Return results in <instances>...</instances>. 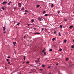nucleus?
Returning a JSON list of instances; mask_svg holds the SVG:
<instances>
[{
  "label": "nucleus",
  "instance_id": "13",
  "mask_svg": "<svg viewBox=\"0 0 74 74\" xmlns=\"http://www.w3.org/2000/svg\"><path fill=\"white\" fill-rule=\"evenodd\" d=\"M40 6V5H38L37 6V7L38 8V7H39Z\"/></svg>",
  "mask_w": 74,
  "mask_h": 74
},
{
  "label": "nucleus",
  "instance_id": "2",
  "mask_svg": "<svg viewBox=\"0 0 74 74\" xmlns=\"http://www.w3.org/2000/svg\"><path fill=\"white\" fill-rule=\"evenodd\" d=\"M18 5L20 7H21L22 6V5L21 4V3H18Z\"/></svg>",
  "mask_w": 74,
  "mask_h": 74
},
{
  "label": "nucleus",
  "instance_id": "52",
  "mask_svg": "<svg viewBox=\"0 0 74 74\" xmlns=\"http://www.w3.org/2000/svg\"><path fill=\"white\" fill-rule=\"evenodd\" d=\"M31 66H32V67H33V65H31Z\"/></svg>",
  "mask_w": 74,
  "mask_h": 74
},
{
  "label": "nucleus",
  "instance_id": "5",
  "mask_svg": "<svg viewBox=\"0 0 74 74\" xmlns=\"http://www.w3.org/2000/svg\"><path fill=\"white\" fill-rule=\"evenodd\" d=\"M38 20H39V21H41V19H42L40 17H39L38 18Z\"/></svg>",
  "mask_w": 74,
  "mask_h": 74
},
{
  "label": "nucleus",
  "instance_id": "45",
  "mask_svg": "<svg viewBox=\"0 0 74 74\" xmlns=\"http://www.w3.org/2000/svg\"><path fill=\"white\" fill-rule=\"evenodd\" d=\"M40 58H39L38 59V60H40Z\"/></svg>",
  "mask_w": 74,
  "mask_h": 74
},
{
  "label": "nucleus",
  "instance_id": "51",
  "mask_svg": "<svg viewBox=\"0 0 74 74\" xmlns=\"http://www.w3.org/2000/svg\"><path fill=\"white\" fill-rule=\"evenodd\" d=\"M25 15H26V14H27V13H25Z\"/></svg>",
  "mask_w": 74,
  "mask_h": 74
},
{
  "label": "nucleus",
  "instance_id": "30",
  "mask_svg": "<svg viewBox=\"0 0 74 74\" xmlns=\"http://www.w3.org/2000/svg\"><path fill=\"white\" fill-rule=\"evenodd\" d=\"M60 12L59 11L58 12H57V13H58V14L60 13Z\"/></svg>",
  "mask_w": 74,
  "mask_h": 74
},
{
  "label": "nucleus",
  "instance_id": "6",
  "mask_svg": "<svg viewBox=\"0 0 74 74\" xmlns=\"http://www.w3.org/2000/svg\"><path fill=\"white\" fill-rule=\"evenodd\" d=\"M56 39L55 38H53V39H52V41H54Z\"/></svg>",
  "mask_w": 74,
  "mask_h": 74
},
{
  "label": "nucleus",
  "instance_id": "24",
  "mask_svg": "<svg viewBox=\"0 0 74 74\" xmlns=\"http://www.w3.org/2000/svg\"><path fill=\"white\" fill-rule=\"evenodd\" d=\"M69 60V58H66V61H67V60Z\"/></svg>",
  "mask_w": 74,
  "mask_h": 74
},
{
  "label": "nucleus",
  "instance_id": "35",
  "mask_svg": "<svg viewBox=\"0 0 74 74\" xmlns=\"http://www.w3.org/2000/svg\"><path fill=\"white\" fill-rule=\"evenodd\" d=\"M65 34H68V33L67 32H65Z\"/></svg>",
  "mask_w": 74,
  "mask_h": 74
},
{
  "label": "nucleus",
  "instance_id": "48",
  "mask_svg": "<svg viewBox=\"0 0 74 74\" xmlns=\"http://www.w3.org/2000/svg\"><path fill=\"white\" fill-rule=\"evenodd\" d=\"M6 32L5 31L4 32V33H5Z\"/></svg>",
  "mask_w": 74,
  "mask_h": 74
},
{
  "label": "nucleus",
  "instance_id": "8",
  "mask_svg": "<svg viewBox=\"0 0 74 74\" xmlns=\"http://www.w3.org/2000/svg\"><path fill=\"white\" fill-rule=\"evenodd\" d=\"M59 36H60H60H61V35L60 32H59Z\"/></svg>",
  "mask_w": 74,
  "mask_h": 74
},
{
  "label": "nucleus",
  "instance_id": "37",
  "mask_svg": "<svg viewBox=\"0 0 74 74\" xmlns=\"http://www.w3.org/2000/svg\"><path fill=\"white\" fill-rule=\"evenodd\" d=\"M11 58V57H9V56H8V57H7L8 58Z\"/></svg>",
  "mask_w": 74,
  "mask_h": 74
},
{
  "label": "nucleus",
  "instance_id": "21",
  "mask_svg": "<svg viewBox=\"0 0 74 74\" xmlns=\"http://www.w3.org/2000/svg\"><path fill=\"white\" fill-rule=\"evenodd\" d=\"M48 16V14H46L45 15V16Z\"/></svg>",
  "mask_w": 74,
  "mask_h": 74
},
{
  "label": "nucleus",
  "instance_id": "4",
  "mask_svg": "<svg viewBox=\"0 0 74 74\" xmlns=\"http://www.w3.org/2000/svg\"><path fill=\"white\" fill-rule=\"evenodd\" d=\"M6 3H7V2H3V3H2V4H6Z\"/></svg>",
  "mask_w": 74,
  "mask_h": 74
},
{
  "label": "nucleus",
  "instance_id": "39",
  "mask_svg": "<svg viewBox=\"0 0 74 74\" xmlns=\"http://www.w3.org/2000/svg\"><path fill=\"white\" fill-rule=\"evenodd\" d=\"M27 63H29V61L27 62Z\"/></svg>",
  "mask_w": 74,
  "mask_h": 74
},
{
  "label": "nucleus",
  "instance_id": "20",
  "mask_svg": "<svg viewBox=\"0 0 74 74\" xmlns=\"http://www.w3.org/2000/svg\"><path fill=\"white\" fill-rule=\"evenodd\" d=\"M49 51H50V52H52V49H50L49 50Z\"/></svg>",
  "mask_w": 74,
  "mask_h": 74
},
{
  "label": "nucleus",
  "instance_id": "15",
  "mask_svg": "<svg viewBox=\"0 0 74 74\" xmlns=\"http://www.w3.org/2000/svg\"><path fill=\"white\" fill-rule=\"evenodd\" d=\"M73 26H71L69 28L70 29H71L73 27Z\"/></svg>",
  "mask_w": 74,
  "mask_h": 74
},
{
  "label": "nucleus",
  "instance_id": "9",
  "mask_svg": "<svg viewBox=\"0 0 74 74\" xmlns=\"http://www.w3.org/2000/svg\"><path fill=\"white\" fill-rule=\"evenodd\" d=\"M67 42V40H64V42L65 43H66V42Z\"/></svg>",
  "mask_w": 74,
  "mask_h": 74
},
{
  "label": "nucleus",
  "instance_id": "49",
  "mask_svg": "<svg viewBox=\"0 0 74 74\" xmlns=\"http://www.w3.org/2000/svg\"><path fill=\"white\" fill-rule=\"evenodd\" d=\"M73 42H74V40H73Z\"/></svg>",
  "mask_w": 74,
  "mask_h": 74
},
{
  "label": "nucleus",
  "instance_id": "38",
  "mask_svg": "<svg viewBox=\"0 0 74 74\" xmlns=\"http://www.w3.org/2000/svg\"><path fill=\"white\" fill-rule=\"evenodd\" d=\"M26 36H24V38L25 39V38H26Z\"/></svg>",
  "mask_w": 74,
  "mask_h": 74
},
{
  "label": "nucleus",
  "instance_id": "19",
  "mask_svg": "<svg viewBox=\"0 0 74 74\" xmlns=\"http://www.w3.org/2000/svg\"><path fill=\"white\" fill-rule=\"evenodd\" d=\"M14 9V10H15V9H16V7H14L13 8Z\"/></svg>",
  "mask_w": 74,
  "mask_h": 74
},
{
  "label": "nucleus",
  "instance_id": "47",
  "mask_svg": "<svg viewBox=\"0 0 74 74\" xmlns=\"http://www.w3.org/2000/svg\"><path fill=\"white\" fill-rule=\"evenodd\" d=\"M40 70H41V71H42V69H40Z\"/></svg>",
  "mask_w": 74,
  "mask_h": 74
},
{
  "label": "nucleus",
  "instance_id": "25",
  "mask_svg": "<svg viewBox=\"0 0 74 74\" xmlns=\"http://www.w3.org/2000/svg\"><path fill=\"white\" fill-rule=\"evenodd\" d=\"M44 55L45 56L46 55V52H44Z\"/></svg>",
  "mask_w": 74,
  "mask_h": 74
},
{
  "label": "nucleus",
  "instance_id": "14",
  "mask_svg": "<svg viewBox=\"0 0 74 74\" xmlns=\"http://www.w3.org/2000/svg\"><path fill=\"white\" fill-rule=\"evenodd\" d=\"M24 8H25L24 7H23L21 9V10H22V11H23V10H24Z\"/></svg>",
  "mask_w": 74,
  "mask_h": 74
},
{
  "label": "nucleus",
  "instance_id": "44",
  "mask_svg": "<svg viewBox=\"0 0 74 74\" xmlns=\"http://www.w3.org/2000/svg\"><path fill=\"white\" fill-rule=\"evenodd\" d=\"M42 30L43 31L44 30V28H42Z\"/></svg>",
  "mask_w": 74,
  "mask_h": 74
},
{
  "label": "nucleus",
  "instance_id": "3",
  "mask_svg": "<svg viewBox=\"0 0 74 74\" xmlns=\"http://www.w3.org/2000/svg\"><path fill=\"white\" fill-rule=\"evenodd\" d=\"M60 28L61 29H62L63 27V25H60Z\"/></svg>",
  "mask_w": 74,
  "mask_h": 74
},
{
  "label": "nucleus",
  "instance_id": "7",
  "mask_svg": "<svg viewBox=\"0 0 74 74\" xmlns=\"http://www.w3.org/2000/svg\"><path fill=\"white\" fill-rule=\"evenodd\" d=\"M5 27H3V30H4V31H5Z\"/></svg>",
  "mask_w": 74,
  "mask_h": 74
},
{
  "label": "nucleus",
  "instance_id": "31",
  "mask_svg": "<svg viewBox=\"0 0 74 74\" xmlns=\"http://www.w3.org/2000/svg\"><path fill=\"white\" fill-rule=\"evenodd\" d=\"M54 34H56V31H54Z\"/></svg>",
  "mask_w": 74,
  "mask_h": 74
},
{
  "label": "nucleus",
  "instance_id": "41",
  "mask_svg": "<svg viewBox=\"0 0 74 74\" xmlns=\"http://www.w3.org/2000/svg\"><path fill=\"white\" fill-rule=\"evenodd\" d=\"M48 74H52V73L51 72H50Z\"/></svg>",
  "mask_w": 74,
  "mask_h": 74
},
{
  "label": "nucleus",
  "instance_id": "17",
  "mask_svg": "<svg viewBox=\"0 0 74 74\" xmlns=\"http://www.w3.org/2000/svg\"><path fill=\"white\" fill-rule=\"evenodd\" d=\"M8 64H10V65H11V64L10 63V62L8 61Z\"/></svg>",
  "mask_w": 74,
  "mask_h": 74
},
{
  "label": "nucleus",
  "instance_id": "50",
  "mask_svg": "<svg viewBox=\"0 0 74 74\" xmlns=\"http://www.w3.org/2000/svg\"><path fill=\"white\" fill-rule=\"evenodd\" d=\"M51 68V66H49L48 67V68Z\"/></svg>",
  "mask_w": 74,
  "mask_h": 74
},
{
  "label": "nucleus",
  "instance_id": "28",
  "mask_svg": "<svg viewBox=\"0 0 74 74\" xmlns=\"http://www.w3.org/2000/svg\"><path fill=\"white\" fill-rule=\"evenodd\" d=\"M42 66L43 67H45V65H42Z\"/></svg>",
  "mask_w": 74,
  "mask_h": 74
},
{
  "label": "nucleus",
  "instance_id": "22",
  "mask_svg": "<svg viewBox=\"0 0 74 74\" xmlns=\"http://www.w3.org/2000/svg\"><path fill=\"white\" fill-rule=\"evenodd\" d=\"M24 60H25V59L26 58V57L25 56H24Z\"/></svg>",
  "mask_w": 74,
  "mask_h": 74
},
{
  "label": "nucleus",
  "instance_id": "11",
  "mask_svg": "<svg viewBox=\"0 0 74 74\" xmlns=\"http://www.w3.org/2000/svg\"><path fill=\"white\" fill-rule=\"evenodd\" d=\"M16 44V42H13V44H14V45H15V44Z\"/></svg>",
  "mask_w": 74,
  "mask_h": 74
},
{
  "label": "nucleus",
  "instance_id": "32",
  "mask_svg": "<svg viewBox=\"0 0 74 74\" xmlns=\"http://www.w3.org/2000/svg\"><path fill=\"white\" fill-rule=\"evenodd\" d=\"M31 25V24H27V25L28 26H30V25Z\"/></svg>",
  "mask_w": 74,
  "mask_h": 74
},
{
  "label": "nucleus",
  "instance_id": "42",
  "mask_svg": "<svg viewBox=\"0 0 74 74\" xmlns=\"http://www.w3.org/2000/svg\"><path fill=\"white\" fill-rule=\"evenodd\" d=\"M65 21H67V20L66 19L65 20Z\"/></svg>",
  "mask_w": 74,
  "mask_h": 74
},
{
  "label": "nucleus",
  "instance_id": "36",
  "mask_svg": "<svg viewBox=\"0 0 74 74\" xmlns=\"http://www.w3.org/2000/svg\"><path fill=\"white\" fill-rule=\"evenodd\" d=\"M45 51V50H43L42 51V52H44Z\"/></svg>",
  "mask_w": 74,
  "mask_h": 74
},
{
  "label": "nucleus",
  "instance_id": "43",
  "mask_svg": "<svg viewBox=\"0 0 74 74\" xmlns=\"http://www.w3.org/2000/svg\"><path fill=\"white\" fill-rule=\"evenodd\" d=\"M25 12H28V11L27 10H25Z\"/></svg>",
  "mask_w": 74,
  "mask_h": 74
},
{
  "label": "nucleus",
  "instance_id": "53",
  "mask_svg": "<svg viewBox=\"0 0 74 74\" xmlns=\"http://www.w3.org/2000/svg\"><path fill=\"white\" fill-rule=\"evenodd\" d=\"M47 59V58H45V60H46V59Z\"/></svg>",
  "mask_w": 74,
  "mask_h": 74
},
{
  "label": "nucleus",
  "instance_id": "40",
  "mask_svg": "<svg viewBox=\"0 0 74 74\" xmlns=\"http://www.w3.org/2000/svg\"><path fill=\"white\" fill-rule=\"evenodd\" d=\"M33 29H34V30H36V28H33Z\"/></svg>",
  "mask_w": 74,
  "mask_h": 74
},
{
  "label": "nucleus",
  "instance_id": "10",
  "mask_svg": "<svg viewBox=\"0 0 74 74\" xmlns=\"http://www.w3.org/2000/svg\"><path fill=\"white\" fill-rule=\"evenodd\" d=\"M34 19H32L31 20V22H34Z\"/></svg>",
  "mask_w": 74,
  "mask_h": 74
},
{
  "label": "nucleus",
  "instance_id": "27",
  "mask_svg": "<svg viewBox=\"0 0 74 74\" xmlns=\"http://www.w3.org/2000/svg\"><path fill=\"white\" fill-rule=\"evenodd\" d=\"M53 5H53V4H51V7H53Z\"/></svg>",
  "mask_w": 74,
  "mask_h": 74
},
{
  "label": "nucleus",
  "instance_id": "29",
  "mask_svg": "<svg viewBox=\"0 0 74 74\" xmlns=\"http://www.w3.org/2000/svg\"><path fill=\"white\" fill-rule=\"evenodd\" d=\"M60 51H62V49L60 48V49L59 50Z\"/></svg>",
  "mask_w": 74,
  "mask_h": 74
},
{
  "label": "nucleus",
  "instance_id": "26",
  "mask_svg": "<svg viewBox=\"0 0 74 74\" xmlns=\"http://www.w3.org/2000/svg\"><path fill=\"white\" fill-rule=\"evenodd\" d=\"M20 24V23H17V24H16V26H17V25H19Z\"/></svg>",
  "mask_w": 74,
  "mask_h": 74
},
{
  "label": "nucleus",
  "instance_id": "46",
  "mask_svg": "<svg viewBox=\"0 0 74 74\" xmlns=\"http://www.w3.org/2000/svg\"><path fill=\"white\" fill-rule=\"evenodd\" d=\"M56 66L58 65V63L56 64Z\"/></svg>",
  "mask_w": 74,
  "mask_h": 74
},
{
  "label": "nucleus",
  "instance_id": "55",
  "mask_svg": "<svg viewBox=\"0 0 74 74\" xmlns=\"http://www.w3.org/2000/svg\"><path fill=\"white\" fill-rule=\"evenodd\" d=\"M47 61H49V60H48Z\"/></svg>",
  "mask_w": 74,
  "mask_h": 74
},
{
  "label": "nucleus",
  "instance_id": "1",
  "mask_svg": "<svg viewBox=\"0 0 74 74\" xmlns=\"http://www.w3.org/2000/svg\"><path fill=\"white\" fill-rule=\"evenodd\" d=\"M40 62V60H37L35 61V62L36 63H39V62Z\"/></svg>",
  "mask_w": 74,
  "mask_h": 74
},
{
  "label": "nucleus",
  "instance_id": "54",
  "mask_svg": "<svg viewBox=\"0 0 74 74\" xmlns=\"http://www.w3.org/2000/svg\"><path fill=\"white\" fill-rule=\"evenodd\" d=\"M5 69H7V67H5Z\"/></svg>",
  "mask_w": 74,
  "mask_h": 74
},
{
  "label": "nucleus",
  "instance_id": "23",
  "mask_svg": "<svg viewBox=\"0 0 74 74\" xmlns=\"http://www.w3.org/2000/svg\"><path fill=\"white\" fill-rule=\"evenodd\" d=\"M35 33V34H40L39 33H37V32L35 33Z\"/></svg>",
  "mask_w": 74,
  "mask_h": 74
},
{
  "label": "nucleus",
  "instance_id": "16",
  "mask_svg": "<svg viewBox=\"0 0 74 74\" xmlns=\"http://www.w3.org/2000/svg\"><path fill=\"white\" fill-rule=\"evenodd\" d=\"M71 48H74V45H72L71 47Z\"/></svg>",
  "mask_w": 74,
  "mask_h": 74
},
{
  "label": "nucleus",
  "instance_id": "34",
  "mask_svg": "<svg viewBox=\"0 0 74 74\" xmlns=\"http://www.w3.org/2000/svg\"><path fill=\"white\" fill-rule=\"evenodd\" d=\"M45 12H46L45 11H44L43 12V14H45Z\"/></svg>",
  "mask_w": 74,
  "mask_h": 74
},
{
  "label": "nucleus",
  "instance_id": "12",
  "mask_svg": "<svg viewBox=\"0 0 74 74\" xmlns=\"http://www.w3.org/2000/svg\"><path fill=\"white\" fill-rule=\"evenodd\" d=\"M11 3V2H10L8 4V5H10V3Z\"/></svg>",
  "mask_w": 74,
  "mask_h": 74
},
{
  "label": "nucleus",
  "instance_id": "57",
  "mask_svg": "<svg viewBox=\"0 0 74 74\" xmlns=\"http://www.w3.org/2000/svg\"><path fill=\"white\" fill-rule=\"evenodd\" d=\"M24 63V62H23V63Z\"/></svg>",
  "mask_w": 74,
  "mask_h": 74
},
{
  "label": "nucleus",
  "instance_id": "56",
  "mask_svg": "<svg viewBox=\"0 0 74 74\" xmlns=\"http://www.w3.org/2000/svg\"><path fill=\"white\" fill-rule=\"evenodd\" d=\"M42 20H43V19H42Z\"/></svg>",
  "mask_w": 74,
  "mask_h": 74
},
{
  "label": "nucleus",
  "instance_id": "18",
  "mask_svg": "<svg viewBox=\"0 0 74 74\" xmlns=\"http://www.w3.org/2000/svg\"><path fill=\"white\" fill-rule=\"evenodd\" d=\"M2 8L3 10H4L5 8H4V7H2Z\"/></svg>",
  "mask_w": 74,
  "mask_h": 74
},
{
  "label": "nucleus",
  "instance_id": "33",
  "mask_svg": "<svg viewBox=\"0 0 74 74\" xmlns=\"http://www.w3.org/2000/svg\"><path fill=\"white\" fill-rule=\"evenodd\" d=\"M7 62H9L8 61H9V59H7Z\"/></svg>",
  "mask_w": 74,
  "mask_h": 74
}]
</instances>
